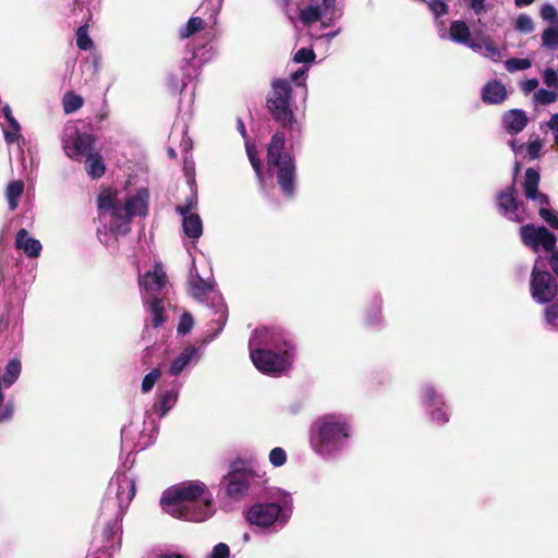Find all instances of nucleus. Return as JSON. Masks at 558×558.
<instances>
[{"label": "nucleus", "instance_id": "obj_1", "mask_svg": "<svg viewBox=\"0 0 558 558\" xmlns=\"http://www.w3.org/2000/svg\"><path fill=\"white\" fill-rule=\"evenodd\" d=\"M148 203V192L142 189L134 195H129L124 191L105 190L97 199L98 218L100 228L98 238L106 246L112 244V239L125 235L130 231V223L135 216H146Z\"/></svg>", "mask_w": 558, "mask_h": 558}, {"label": "nucleus", "instance_id": "obj_2", "mask_svg": "<svg viewBox=\"0 0 558 558\" xmlns=\"http://www.w3.org/2000/svg\"><path fill=\"white\" fill-rule=\"evenodd\" d=\"M250 356L255 367L267 375L280 376L292 366L295 344L281 327L256 328L248 342Z\"/></svg>", "mask_w": 558, "mask_h": 558}, {"label": "nucleus", "instance_id": "obj_3", "mask_svg": "<svg viewBox=\"0 0 558 558\" xmlns=\"http://www.w3.org/2000/svg\"><path fill=\"white\" fill-rule=\"evenodd\" d=\"M160 505L171 517L192 522H204L216 512L213 494L202 482H184L167 489Z\"/></svg>", "mask_w": 558, "mask_h": 558}, {"label": "nucleus", "instance_id": "obj_4", "mask_svg": "<svg viewBox=\"0 0 558 558\" xmlns=\"http://www.w3.org/2000/svg\"><path fill=\"white\" fill-rule=\"evenodd\" d=\"M353 433L345 414L326 413L316 417L310 427V447L324 461H335L350 448Z\"/></svg>", "mask_w": 558, "mask_h": 558}, {"label": "nucleus", "instance_id": "obj_5", "mask_svg": "<svg viewBox=\"0 0 558 558\" xmlns=\"http://www.w3.org/2000/svg\"><path fill=\"white\" fill-rule=\"evenodd\" d=\"M135 493L134 478L124 471H117L109 482L97 521L104 526V537L107 541L121 533L122 518Z\"/></svg>", "mask_w": 558, "mask_h": 558}, {"label": "nucleus", "instance_id": "obj_6", "mask_svg": "<svg viewBox=\"0 0 558 558\" xmlns=\"http://www.w3.org/2000/svg\"><path fill=\"white\" fill-rule=\"evenodd\" d=\"M264 501L253 504L245 512L246 521L265 533L275 534L289 522L293 511L291 494L279 487H271L262 495Z\"/></svg>", "mask_w": 558, "mask_h": 558}, {"label": "nucleus", "instance_id": "obj_7", "mask_svg": "<svg viewBox=\"0 0 558 558\" xmlns=\"http://www.w3.org/2000/svg\"><path fill=\"white\" fill-rule=\"evenodd\" d=\"M222 484L226 495L233 501L259 498L267 489L268 476L259 465L248 462H238L232 465Z\"/></svg>", "mask_w": 558, "mask_h": 558}, {"label": "nucleus", "instance_id": "obj_8", "mask_svg": "<svg viewBox=\"0 0 558 558\" xmlns=\"http://www.w3.org/2000/svg\"><path fill=\"white\" fill-rule=\"evenodd\" d=\"M190 288L195 299L199 301L209 300L211 302L207 306L206 313V317L209 318L208 332L211 333L207 335L204 339V343H209L222 331L227 323V305L222 298L215 292L211 281L199 276L194 262L190 269Z\"/></svg>", "mask_w": 558, "mask_h": 558}, {"label": "nucleus", "instance_id": "obj_9", "mask_svg": "<svg viewBox=\"0 0 558 558\" xmlns=\"http://www.w3.org/2000/svg\"><path fill=\"white\" fill-rule=\"evenodd\" d=\"M284 145L283 132H276L268 145L267 163L282 194L292 197L296 189V166L293 155L284 149Z\"/></svg>", "mask_w": 558, "mask_h": 558}, {"label": "nucleus", "instance_id": "obj_10", "mask_svg": "<svg viewBox=\"0 0 558 558\" xmlns=\"http://www.w3.org/2000/svg\"><path fill=\"white\" fill-rule=\"evenodd\" d=\"M292 87L288 80L278 78L271 84L267 97V108L272 118L292 133H301V124L292 111Z\"/></svg>", "mask_w": 558, "mask_h": 558}, {"label": "nucleus", "instance_id": "obj_11", "mask_svg": "<svg viewBox=\"0 0 558 558\" xmlns=\"http://www.w3.org/2000/svg\"><path fill=\"white\" fill-rule=\"evenodd\" d=\"M138 283L142 290V298L151 315V325L158 328L165 322L162 301L157 298L158 293L167 283V275L163 266L156 263L153 270L140 277Z\"/></svg>", "mask_w": 558, "mask_h": 558}, {"label": "nucleus", "instance_id": "obj_12", "mask_svg": "<svg viewBox=\"0 0 558 558\" xmlns=\"http://www.w3.org/2000/svg\"><path fill=\"white\" fill-rule=\"evenodd\" d=\"M342 15L343 10L337 0H310L308 4L300 10V20L304 25L320 22L322 29L333 26Z\"/></svg>", "mask_w": 558, "mask_h": 558}, {"label": "nucleus", "instance_id": "obj_13", "mask_svg": "<svg viewBox=\"0 0 558 558\" xmlns=\"http://www.w3.org/2000/svg\"><path fill=\"white\" fill-rule=\"evenodd\" d=\"M541 264L542 259L538 257L531 274L530 291L535 302L546 304L556 298L558 284L550 272L541 270L544 267Z\"/></svg>", "mask_w": 558, "mask_h": 558}, {"label": "nucleus", "instance_id": "obj_14", "mask_svg": "<svg viewBox=\"0 0 558 558\" xmlns=\"http://www.w3.org/2000/svg\"><path fill=\"white\" fill-rule=\"evenodd\" d=\"M95 138L92 134L81 132L76 125H66L62 134V146L68 157L81 161L94 149Z\"/></svg>", "mask_w": 558, "mask_h": 558}, {"label": "nucleus", "instance_id": "obj_15", "mask_svg": "<svg viewBox=\"0 0 558 558\" xmlns=\"http://www.w3.org/2000/svg\"><path fill=\"white\" fill-rule=\"evenodd\" d=\"M520 234L524 245L531 247L534 252H538L541 247L545 252H553L557 241L556 235L547 228L535 227L534 225L521 227Z\"/></svg>", "mask_w": 558, "mask_h": 558}, {"label": "nucleus", "instance_id": "obj_16", "mask_svg": "<svg viewBox=\"0 0 558 558\" xmlns=\"http://www.w3.org/2000/svg\"><path fill=\"white\" fill-rule=\"evenodd\" d=\"M21 362L12 359L8 362L3 371H0V423L10 420L14 412L13 402L11 400L3 403L4 397L2 390L11 387L21 374Z\"/></svg>", "mask_w": 558, "mask_h": 558}, {"label": "nucleus", "instance_id": "obj_17", "mask_svg": "<svg viewBox=\"0 0 558 558\" xmlns=\"http://www.w3.org/2000/svg\"><path fill=\"white\" fill-rule=\"evenodd\" d=\"M198 11H205L208 12V16L204 20L201 16H193L191 17L187 23L180 28L179 35L181 38H189L190 36L196 34L201 29H204L205 26H208V29L205 32V35L208 39H211L214 37V26L216 25V17L218 14H216L214 19V23H211V4L209 3V0H205L203 4L199 7Z\"/></svg>", "mask_w": 558, "mask_h": 558}, {"label": "nucleus", "instance_id": "obj_18", "mask_svg": "<svg viewBox=\"0 0 558 558\" xmlns=\"http://www.w3.org/2000/svg\"><path fill=\"white\" fill-rule=\"evenodd\" d=\"M0 333L12 342L22 333V310L19 305H11L0 312Z\"/></svg>", "mask_w": 558, "mask_h": 558}, {"label": "nucleus", "instance_id": "obj_19", "mask_svg": "<svg viewBox=\"0 0 558 558\" xmlns=\"http://www.w3.org/2000/svg\"><path fill=\"white\" fill-rule=\"evenodd\" d=\"M215 56L216 51L211 45H204L193 52L192 58L187 60L186 65L183 68L184 78L182 81L181 90L185 88L187 83L192 81V77L196 75L197 69L213 60Z\"/></svg>", "mask_w": 558, "mask_h": 558}, {"label": "nucleus", "instance_id": "obj_20", "mask_svg": "<svg viewBox=\"0 0 558 558\" xmlns=\"http://www.w3.org/2000/svg\"><path fill=\"white\" fill-rule=\"evenodd\" d=\"M202 357L201 348L187 345L184 350L172 361L168 373L171 376H178L186 368L195 365Z\"/></svg>", "mask_w": 558, "mask_h": 558}, {"label": "nucleus", "instance_id": "obj_21", "mask_svg": "<svg viewBox=\"0 0 558 558\" xmlns=\"http://www.w3.org/2000/svg\"><path fill=\"white\" fill-rule=\"evenodd\" d=\"M539 173L533 168H527L524 177V195L527 199L535 201L539 206H548V197L538 192Z\"/></svg>", "mask_w": 558, "mask_h": 558}, {"label": "nucleus", "instance_id": "obj_22", "mask_svg": "<svg viewBox=\"0 0 558 558\" xmlns=\"http://www.w3.org/2000/svg\"><path fill=\"white\" fill-rule=\"evenodd\" d=\"M498 207L504 216L509 220L520 221L522 219L515 198V189L513 185L499 193Z\"/></svg>", "mask_w": 558, "mask_h": 558}, {"label": "nucleus", "instance_id": "obj_23", "mask_svg": "<svg viewBox=\"0 0 558 558\" xmlns=\"http://www.w3.org/2000/svg\"><path fill=\"white\" fill-rule=\"evenodd\" d=\"M1 112L4 121L0 124L3 130L5 142L9 144L17 142L21 137V125L19 121L13 117L11 107L9 105H4L1 109Z\"/></svg>", "mask_w": 558, "mask_h": 558}, {"label": "nucleus", "instance_id": "obj_24", "mask_svg": "<svg viewBox=\"0 0 558 558\" xmlns=\"http://www.w3.org/2000/svg\"><path fill=\"white\" fill-rule=\"evenodd\" d=\"M470 49L494 62H498L501 59L500 49L496 46L494 40L486 35H481L476 39H473L472 44H470Z\"/></svg>", "mask_w": 558, "mask_h": 558}, {"label": "nucleus", "instance_id": "obj_25", "mask_svg": "<svg viewBox=\"0 0 558 558\" xmlns=\"http://www.w3.org/2000/svg\"><path fill=\"white\" fill-rule=\"evenodd\" d=\"M526 124V113L521 109H511L502 116V125L510 134H519L524 130Z\"/></svg>", "mask_w": 558, "mask_h": 558}, {"label": "nucleus", "instance_id": "obj_26", "mask_svg": "<svg viewBox=\"0 0 558 558\" xmlns=\"http://www.w3.org/2000/svg\"><path fill=\"white\" fill-rule=\"evenodd\" d=\"M15 246L31 258L38 257L43 248L40 242L32 238L25 229L16 233Z\"/></svg>", "mask_w": 558, "mask_h": 558}, {"label": "nucleus", "instance_id": "obj_27", "mask_svg": "<svg viewBox=\"0 0 558 558\" xmlns=\"http://www.w3.org/2000/svg\"><path fill=\"white\" fill-rule=\"evenodd\" d=\"M507 98V89L505 85L496 80L489 81L482 88V99L486 104L499 105Z\"/></svg>", "mask_w": 558, "mask_h": 558}, {"label": "nucleus", "instance_id": "obj_28", "mask_svg": "<svg viewBox=\"0 0 558 558\" xmlns=\"http://www.w3.org/2000/svg\"><path fill=\"white\" fill-rule=\"evenodd\" d=\"M179 396L178 388H171L161 391L154 404V411L158 413L160 417L165 416L177 403Z\"/></svg>", "mask_w": 558, "mask_h": 558}, {"label": "nucleus", "instance_id": "obj_29", "mask_svg": "<svg viewBox=\"0 0 558 558\" xmlns=\"http://www.w3.org/2000/svg\"><path fill=\"white\" fill-rule=\"evenodd\" d=\"M420 398L425 410L438 405H445L446 401L442 396L432 384H424L421 387Z\"/></svg>", "mask_w": 558, "mask_h": 558}, {"label": "nucleus", "instance_id": "obj_30", "mask_svg": "<svg viewBox=\"0 0 558 558\" xmlns=\"http://www.w3.org/2000/svg\"><path fill=\"white\" fill-rule=\"evenodd\" d=\"M84 158L86 172L92 179H99L105 174L106 166L99 153L93 149Z\"/></svg>", "mask_w": 558, "mask_h": 558}, {"label": "nucleus", "instance_id": "obj_31", "mask_svg": "<svg viewBox=\"0 0 558 558\" xmlns=\"http://www.w3.org/2000/svg\"><path fill=\"white\" fill-rule=\"evenodd\" d=\"M182 228L186 236L197 240L203 233V222L197 214L181 215Z\"/></svg>", "mask_w": 558, "mask_h": 558}, {"label": "nucleus", "instance_id": "obj_32", "mask_svg": "<svg viewBox=\"0 0 558 558\" xmlns=\"http://www.w3.org/2000/svg\"><path fill=\"white\" fill-rule=\"evenodd\" d=\"M449 38L458 44L465 45L470 48L472 44L471 32L469 26L463 21H454L450 25Z\"/></svg>", "mask_w": 558, "mask_h": 558}, {"label": "nucleus", "instance_id": "obj_33", "mask_svg": "<svg viewBox=\"0 0 558 558\" xmlns=\"http://www.w3.org/2000/svg\"><path fill=\"white\" fill-rule=\"evenodd\" d=\"M24 192V183L22 181H13L9 183L5 190V196L9 208L15 210L19 206V199Z\"/></svg>", "mask_w": 558, "mask_h": 558}, {"label": "nucleus", "instance_id": "obj_34", "mask_svg": "<svg viewBox=\"0 0 558 558\" xmlns=\"http://www.w3.org/2000/svg\"><path fill=\"white\" fill-rule=\"evenodd\" d=\"M83 105H84L83 97L73 92L65 93L62 98L63 111L66 114L76 112L78 109H81L83 107Z\"/></svg>", "mask_w": 558, "mask_h": 558}, {"label": "nucleus", "instance_id": "obj_35", "mask_svg": "<svg viewBox=\"0 0 558 558\" xmlns=\"http://www.w3.org/2000/svg\"><path fill=\"white\" fill-rule=\"evenodd\" d=\"M383 300L379 296H375L372 306L366 313V324L369 326L379 325L383 320L381 315Z\"/></svg>", "mask_w": 558, "mask_h": 558}, {"label": "nucleus", "instance_id": "obj_36", "mask_svg": "<svg viewBox=\"0 0 558 558\" xmlns=\"http://www.w3.org/2000/svg\"><path fill=\"white\" fill-rule=\"evenodd\" d=\"M426 411L430 420L437 425H445L450 420V412L446 403L445 405L434 407Z\"/></svg>", "mask_w": 558, "mask_h": 558}, {"label": "nucleus", "instance_id": "obj_37", "mask_svg": "<svg viewBox=\"0 0 558 558\" xmlns=\"http://www.w3.org/2000/svg\"><path fill=\"white\" fill-rule=\"evenodd\" d=\"M542 45L547 49L558 48V25L549 26L542 34Z\"/></svg>", "mask_w": 558, "mask_h": 558}, {"label": "nucleus", "instance_id": "obj_38", "mask_svg": "<svg viewBox=\"0 0 558 558\" xmlns=\"http://www.w3.org/2000/svg\"><path fill=\"white\" fill-rule=\"evenodd\" d=\"M76 45L82 50H89L93 48L94 43L88 35V26L82 25L76 32Z\"/></svg>", "mask_w": 558, "mask_h": 558}, {"label": "nucleus", "instance_id": "obj_39", "mask_svg": "<svg viewBox=\"0 0 558 558\" xmlns=\"http://www.w3.org/2000/svg\"><path fill=\"white\" fill-rule=\"evenodd\" d=\"M509 72L524 71L532 66V61L527 58H511L505 62Z\"/></svg>", "mask_w": 558, "mask_h": 558}, {"label": "nucleus", "instance_id": "obj_40", "mask_svg": "<svg viewBox=\"0 0 558 558\" xmlns=\"http://www.w3.org/2000/svg\"><path fill=\"white\" fill-rule=\"evenodd\" d=\"M160 376L161 372L159 368H154L148 374H146L142 381V392H149L154 388L155 384L160 378Z\"/></svg>", "mask_w": 558, "mask_h": 558}, {"label": "nucleus", "instance_id": "obj_41", "mask_svg": "<svg viewBox=\"0 0 558 558\" xmlns=\"http://www.w3.org/2000/svg\"><path fill=\"white\" fill-rule=\"evenodd\" d=\"M436 20L448 13V4L444 0H424Z\"/></svg>", "mask_w": 558, "mask_h": 558}, {"label": "nucleus", "instance_id": "obj_42", "mask_svg": "<svg viewBox=\"0 0 558 558\" xmlns=\"http://www.w3.org/2000/svg\"><path fill=\"white\" fill-rule=\"evenodd\" d=\"M558 99V94L554 90L541 88L534 94V100L542 105H549Z\"/></svg>", "mask_w": 558, "mask_h": 558}, {"label": "nucleus", "instance_id": "obj_43", "mask_svg": "<svg viewBox=\"0 0 558 558\" xmlns=\"http://www.w3.org/2000/svg\"><path fill=\"white\" fill-rule=\"evenodd\" d=\"M269 462L275 468H280L287 462V452L281 447H276L269 452Z\"/></svg>", "mask_w": 558, "mask_h": 558}, {"label": "nucleus", "instance_id": "obj_44", "mask_svg": "<svg viewBox=\"0 0 558 558\" xmlns=\"http://www.w3.org/2000/svg\"><path fill=\"white\" fill-rule=\"evenodd\" d=\"M544 316L547 325L558 329V302L548 305L544 311Z\"/></svg>", "mask_w": 558, "mask_h": 558}, {"label": "nucleus", "instance_id": "obj_45", "mask_svg": "<svg viewBox=\"0 0 558 558\" xmlns=\"http://www.w3.org/2000/svg\"><path fill=\"white\" fill-rule=\"evenodd\" d=\"M515 29L524 34L532 33L534 31L533 20L527 14H520L515 22Z\"/></svg>", "mask_w": 558, "mask_h": 558}, {"label": "nucleus", "instance_id": "obj_46", "mask_svg": "<svg viewBox=\"0 0 558 558\" xmlns=\"http://www.w3.org/2000/svg\"><path fill=\"white\" fill-rule=\"evenodd\" d=\"M193 326L194 319L192 315L190 313H183L178 325V333L184 336L192 330Z\"/></svg>", "mask_w": 558, "mask_h": 558}, {"label": "nucleus", "instance_id": "obj_47", "mask_svg": "<svg viewBox=\"0 0 558 558\" xmlns=\"http://www.w3.org/2000/svg\"><path fill=\"white\" fill-rule=\"evenodd\" d=\"M246 151H247L250 162H251L259 182L263 183L262 166H260L258 158L256 157V151H255L254 147H251L250 145L246 144Z\"/></svg>", "mask_w": 558, "mask_h": 558}, {"label": "nucleus", "instance_id": "obj_48", "mask_svg": "<svg viewBox=\"0 0 558 558\" xmlns=\"http://www.w3.org/2000/svg\"><path fill=\"white\" fill-rule=\"evenodd\" d=\"M315 53L312 49L301 48L299 49L293 57V61L296 63H308L314 61Z\"/></svg>", "mask_w": 558, "mask_h": 558}, {"label": "nucleus", "instance_id": "obj_49", "mask_svg": "<svg viewBox=\"0 0 558 558\" xmlns=\"http://www.w3.org/2000/svg\"><path fill=\"white\" fill-rule=\"evenodd\" d=\"M539 216L553 228L558 229V215L547 206H539Z\"/></svg>", "mask_w": 558, "mask_h": 558}, {"label": "nucleus", "instance_id": "obj_50", "mask_svg": "<svg viewBox=\"0 0 558 558\" xmlns=\"http://www.w3.org/2000/svg\"><path fill=\"white\" fill-rule=\"evenodd\" d=\"M539 216L553 228L558 229V215L547 206H539Z\"/></svg>", "mask_w": 558, "mask_h": 558}, {"label": "nucleus", "instance_id": "obj_51", "mask_svg": "<svg viewBox=\"0 0 558 558\" xmlns=\"http://www.w3.org/2000/svg\"><path fill=\"white\" fill-rule=\"evenodd\" d=\"M206 558H230V548L225 543H218Z\"/></svg>", "mask_w": 558, "mask_h": 558}, {"label": "nucleus", "instance_id": "obj_52", "mask_svg": "<svg viewBox=\"0 0 558 558\" xmlns=\"http://www.w3.org/2000/svg\"><path fill=\"white\" fill-rule=\"evenodd\" d=\"M197 198L195 194H192L185 202L184 205H179L175 208V211L180 215H190L193 214L192 210L196 208Z\"/></svg>", "mask_w": 558, "mask_h": 558}, {"label": "nucleus", "instance_id": "obj_53", "mask_svg": "<svg viewBox=\"0 0 558 558\" xmlns=\"http://www.w3.org/2000/svg\"><path fill=\"white\" fill-rule=\"evenodd\" d=\"M541 16L543 20L548 21V22L555 21L557 17L556 8L549 3H545L541 8Z\"/></svg>", "mask_w": 558, "mask_h": 558}, {"label": "nucleus", "instance_id": "obj_54", "mask_svg": "<svg viewBox=\"0 0 558 558\" xmlns=\"http://www.w3.org/2000/svg\"><path fill=\"white\" fill-rule=\"evenodd\" d=\"M544 83L548 87H556L558 84V75L554 69H546L544 72Z\"/></svg>", "mask_w": 558, "mask_h": 558}, {"label": "nucleus", "instance_id": "obj_55", "mask_svg": "<svg viewBox=\"0 0 558 558\" xmlns=\"http://www.w3.org/2000/svg\"><path fill=\"white\" fill-rule=\"evenodd\" d=\"M468 7L476 14L481 15L485 11V0H466Z\"/></svg>", "mask_w": 558, "mask_h": 558}, {"label": "nucleus", "instance_id": "obj_56", "mask_svg": "<svg viewBox=\"0 0 558 558\" xmlns=\"http://www.w3.org/2000/svg\"><path fill=\"white\" fill-rule=\"evenodd\" d=\"M542 148V143L538 140H535L527 145V154L531 158L536 159L539 156Z\"/></svg>", "mask_w": 558, "mask_h": 558}, {"label": "nucleus", "instance_id": "obj_57", "mask_svg": "<svg viewBox=\"0 0 558 558\" xmlns=\"http://www.w3.org/2000/svg\"><path fill=\"white\" fill-rule=\"evenodd\" d=\"M151 438L153 436H147L146 434L141 433L138 442L135 445V447H138L140 450H143L145 447L153 442Z\"/></svg>", "mask_w": 558, "mask_h": 558}, {"label": "nucleus", "instance_id": "obj_58", "mask_svg": "<svg viewBox=\"0 0 558 558\" xmlns=\"http://www.w3.org/2000/svg\"><path fill=\"white\" fill-rule=\"evenodd\" d=\"M537 86H538V81L536 78H531V80L525 81L522 84V89L524 93L527 94V93H531L534 89H536Z\"/></svg>", "mask_w": 558, "mask_h": 558}, {"label": "nucleus", "instance_id": "obj_59", "mask_svg": "<svg viewBox=\"0 0 558 558\" xmlns=\"http://www.w3.org/2000/svg\"><path fill=\"white\" fill-rule=\"evenodd\" d=\"M307 70H308L307 66H302L301 69H299L298 71H295L294 73L291 74V81L300 84L299 81L304 80V77L307 73Z\"/></svg>", "mask_w": 558, "mask_h": 558}, {"label": "nucleus", "instance_id": "obj_60", "mask_svg": "<svg viewBox=\"0 0 558 558\" xmlns=\"http://www.w3.org/2000/svg\"><path fill=\"white\" fill-rule=\"evenodd\" d=\"M222 2H223V0H209V3L211 4V10H213L211 17H214L216 14L219 13ZM211 23H214V19H211Z\"/></svg>", "mask_w": 558, "mask_h": 558}, {"label": "nucleus", "instance_id": "obj_61", "mask_svg": "<svg viewBox=\"0 0 558 558\" xmlns=\"http://www.w3.org/2000/svg\"><path fill=\"white\" fill-rule=\"evenodd\" d=\"M547 125L553 131V133H558V113H555L550 117Z\"/></svg>", "mask_w": 558, "mask_h": 558}, {"label": "nucleus", "instance_id": "obj_62", "mask_svg": "<svg viewBox=\"0 0 558 558\" xmlns=\"http://www.w3.org/2000/svg\"><path fill=\"white\" fill-rule=\"evenodd\" d=\"M341 33V28L338 27L332 32L323 34L319 36V38L325 39L327 43H330L336 36H338Z\"/></svg>", "mask_w": 558, "mask_h": 558}, {"label": "nucleus", "instance_id": "obj_63", "mask_svg": "<svg viewBox=\"0 0 558 558\" xmlns=\"http://www.w3.org/2000/svg\"><path fill=\"white\" fill-rule=\"evenodd\" d=\"M132 433H133L132 425H130L128 427H123L122 430H121L122 441L126 442V441L131 440Z\"/></svg>", "mask_w": 558, "mask_h": 558}, {"label": "nucleus", "instance_id": "obj_64", "mask_svg": "<svg viewBox=\"0 0 558 558\" xmlns=\"http://www.w3.org/2000/svg\"><path fill=\"white\" fill-rule=\"evenodd\" d=\"M549 265L555 274L558 276V253H553L549 259Z\"/></svg>", "mask_w": 558, "mask_h": 558}]
</instances>
